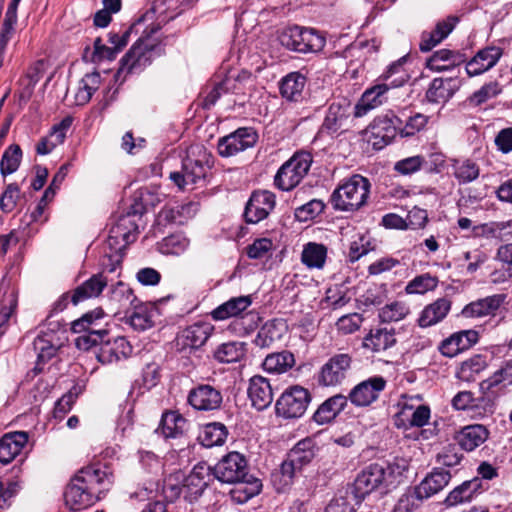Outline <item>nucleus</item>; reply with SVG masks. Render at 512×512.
<instances>
[{"label":"nucleus","instance_id":"nucleus-21","mask_svg":"<svg viewBox=\"0 0 512 512\" xmlns=\"http://www.w3.org/2000/svg\"><path fill=\"white\" fill-rule=\"evenodd\" d=\"M276 204L275 195L267 190L255 191L250 196L244 210L247 223L256 224L270 214Z\"/></svg>","mask_w":512,"mask_h":512},{"label":"nucleus","instance_id":"nucleus-47","mask_svg":"<svg viewBox=\"0 0 512 512\" xmlns=\"http://www.w3.org/2000/svg\"><path fill=\"white\" fill-rule=\"evenodd\" d=\"M401 117L403 118V124L400 127L401 138L412 137L417 133L423 131L426 128L430 119L429 116L419 112L407 116L405 115L404 112H402Z\"/></svg>","mask_w":512,"mask_h":512},{"label":"nucleus","instance_id":"nucleus-48","mask_svg":"<svg viewBox=\"0 0 512 512\" xmlns=\"http://www.w3.org/2000/svg\"><path fill=\"white\" fill-rule=\"evenodd\" d=\"M453 175L460 184H467L479 177V166L470 159L454 160Z\"/></svg>","mask_w":512,"mask_h":512},{"label":"nucleus","instance_id":"nucleus-39","mask_svg":"<svg viewBox=\"0 0 512 512\" xmlns=\"http://www.w3.org/2000/svg\"><path fill=\"white\" fill-rule=\"evenodd\" d=\"M306 77L300 72H291L282 78L280 82L281 96L290 102H298L303 97L306 85Z\"/></svg>","mask_w":512,"mask_h":512},{"label":"nucleus","instance_id":"nucleus-51","mask_svg":"<svg viewBox=\"0 0 512 512\" xmlns=\"http://www.w3.org/2000/svg\"><path fill=\"white\" fill-rule=\"evenodd\" d=\"M22 159V150L19 145H10L3 153L0 162V172L2 176L10 175L17 171Z\"/></svg>","mask_w":512,"mask_h":512},{"label":"nucleus","instance_id":"nucleus-7","mask_svg":"<svg viewBox=\"0 0 512 512\" xmlns=\"http://www.w3.org/2000/svg\"><path fill=\"white\" fill-rule=\"evenodd\" d=\"M313 162L312 154L299 151L284 162L274 177V185L281 191H291L308 174Z\"/></svg>","mask_w":512,"mask_h":512},{"label":"nucleus","instance_id":"nucleus-2","mask_svg":"<svg viewBox=\"0 0 512 512\" xmlns=\"http://www.w3.org/2000/svg\"><path fill=\"white\" fill-rule=\"evenodd\" d=\"M405 466L397 463H372L366 466L355 478L352 493L358 503L374 491L388 492L403 476Z\"/></svg>","mask_w":512,"mask_h":512},{"label":"nucleus","instance_id":"nucleus-52","mask_svg":"<svg viewBox=\"0 0 512 512\" xmlns=\"http://www.w3.org/2000/svg\"><path fill=\"white\" fill-rule=\"evenodd\" d=\"M189 246V240L181 234H172L158 243V250L164 255H181Z\"/></svg>","mask_w":512,"mask_h":512},{"label":"nucleus","instance_id":"nucleus-11","mask_svg":"<svg viewBox=\"0 0 512 512\" xmlns=\"http://www.w3.org/2000/svg\"><path fill=\"white\" fill-rule=\"evenodd\" d=\"M311 401L308 389L294 385L287 388L276 401V414L285 419H296L303 416Z\"/></svg>","mask_w":512,"mask_h":512},{"label":"nucleus","instance_id":"nucleus-40","mask_svg":"<svg viewBox=\"0 0 512 512\" xmlns=\"http://www.w3.org/2000/svg\"><path fill=\"white\" fill-rule=\"evenodd\" d=\"M464 55L449 49L434 52L427 60L426 67L435 72L448 70L464 61Z\"/></svg>","mask_w":512,"mask_h":512},{"label":"nucleus","instance_id":"nucleus-34","mask_svg":"<svg viewBox=\"0 0 512 512\" xmlns=\"http://www.w3.org/2000/svg\"><path fill=\"white\" fill-rule=\"evenodd\" d=\"M347 404L346 396L342 394L333 395L319 405L312 419L318 425L329 424L345 409Z\"/></svg>","mask_w":512,"mask_h":512},{"label":"nucleus","instance_id":"nucleus-59","mask_svg":"<svg viewBox=\"0 0 512 512\" xmlns=\"http://www.w3.org/2000/svg\"><path fill=\"white\" fill-rule=\"evenodd\" d=\"M19 198H20L19 186L16 183L8 184L0 198V209L4 213L12 212L15 209Z\"/></svg>","mask_w":512,"mask_h":512},{"label":"nucleus","instance_id":"nucleus-62","mask_svg":"<svg viewBox=\"0 0 512 512\" xmlns=\"http://www.w3.org/2000/svg\"><path fill=\"white\" fill-rule=\"evenodd\" d=\"M142 26L143 19L140 18L121 34L110 32L108 42L120 52L128 44L131 33L134 30L138 32L139 28Z\"/></svg>","mask_w":512,"mask_h":512},{"label":"nucleus","instance_id":"nucleus-1","mask_svg":"<svg viewBox=\"0 0 512 512\" xmlns=\"http://www.w3.org/2000/svg\"><path fill=\"white\" fill-rule=\"evenodd\" d=\"M114 481L111 467L104 463H93L81 468L70 480L64 492L66 505L72 511L90 507L108 491Z\"/></svg>","mask_w":512,"mask_h":512},{"label":"nucleus","instance_id":"nucleus-17","mask_svg":"<svg viewBox=\"0 0 512 512\" xmlns=\"http://www.w3.org/2000/svg\"><path fill=\"white\" fill-rule=\"evenodd\" d=\"M352 365V356L348 353H339L333 355L320 368L318 373V384L325 387H334L340 385L345 378Z\"/></svg>","mask_w":512,"mask_h":512},{"label":"nucleus","instance_id":"nucleus-37","mask_svg":"<svg viewBox=\"0 0 512 512\" xmlns=\"http://www.w3.org/2000/svg\"><path fill=\"white\" fill-rule=\"evenodd\" d=\"M451 479L449 471L436 468L415 487L424 500L444 489Z\"/></svg>","mask_w":512,"mask_h":512},{"label":"nucleus","instance_id":"nucleus-8","mask_svg":"<svg viewBox=\"0 0 512 512\" xmlns=\"http://www.w3.org/2000/svg\"><path fill=\"white\" fill-rule=\"evenodd\" d=\"M158 30L159 26L153 24L143 31L139 39L121 59L118 73L124 71L131 73L150 63L152 52L159 44L156 39L152 38V35Z\"/></svg>","mask_w":512,"mask_h":512},{"label":"nucleus","instance_id":"nucleus-20","mask_svg":"<svg viewBox=\"0 0 512 512\" xmlns=\"http://www.w3.org/2000/svg\"><path fill=\"white\" fill-rule=\"evenodd\" d=\"M213 480L212 468L206 463H198L182 483L184 499L190 503L198 500Z\"/></svg>","mask_w":512,"mask_h":512},{"label":"nucleus","instance_id":"nucleus-43","mask_svg":"<svg viewBox=\"0 0 512 512\" xmlns=\"http://www.w3.org/2000/svg\"><path fill=\"white\" fill-rule=\"evenodd\" d=\"M186 419L175 411L163 413L158 430L166 438H176L184 432Z\"/></svg>","mask_w":512,"mask_h":512},{"label":"nucleus","instance_id":"nucleus-9","mask_svg":"<svg viewBox=\"0 0 512 512\" xmlns=\"http://www.w3.org/2000/svg\"><path fill=\"white\" fill-rule=\"evenodd\" d=\"M279 41L283 47L298 53H317L326 44L325 38L315 30L299 26L284 29Z\"/></svg>","mask_w":512,"mask_h":512},{"label":"nucleus","instance_id":"nucleus-29","mask_svg":"<svg viewBox=\"0 0 512 512\" xmlns=\"http://www.w3.org/2000/svg\"><path fill=\"white\" fill-rule=\"evenodd\" d=\"M452 301L448 297L437 298L420 312L417 324L428 328L442 322L451 311Z\"/></svg>","mask_w":512,"mask_h":512},{"label":"nucleus","instance_id":"nucleus-16","mask_svg":"<svg viewBox=\"0 0 512 512\" xmlns=\"http://www.w3.org/2000/svg\"><path fill=\"white\" fill-rule=\"evenodd\" d=\"M349 110L350 103L345 98L332 102L314 140L324 136L338 135L344 131V126L350 115Z\"/></svg>","mask_w":512,"mask_h":512},{"label":"nucleus","instance_id":"nucleus-13","mask_svg":"<svg viewBox=\"0 0 512 512\" xmlns=\"http://www.w3.org/2000/svg\"><path fill=\"white\" fill-rule=\"evenodd\" d=\"M213 164V155L200 144L191 145L182 160L183 171H185L188 180H191V184L204 179Z\"/></svg>","mask_w":512,"mask_h":512},{"label":"nucleus","instance_id":"nucleus-32","mask_svg":"<svg viewBox=\"0 0 512 512\" xmlns=\"http://www.w3.org/2000/svg\"><path fill=\"white\" fill-rule=\"evenodd\" d=\"M456 410H468L482 416L493 412V403L483 396L475 398L470 391H460L452 399Z\"/></svg>","mask_w":512,"mask_h":512},{"label":"nucleus","instance_id":"nucleus-27","mask_svg":"<svg viewBox=\"0 0 512 512\" xmlns=\"http://www.w3.org/2000/svg\"><path fill=\"white\" fill-rule=\"evenodd\" d=\"M490 431L482 424H471L461 428L454 436L460 448L466 452H472L489 438Z\"/></svg>","mask_w":512,"mask_h":512},{"label":"nucleus","instance_id":"nucleus-63","mask_svg":"<svg viewBox=\"0 0 512 512\" xmlns=\"http://www.w3.org/2000/svg\"><path fill=\"white\" fill-rule=\"evenodd\" d=\"M273 242L269 238H259L247 246L246 253L250 259H262L271 252Z\"/></svg>","mask_w":512,"mask_h":512},{"label":"nucleus","instance_id":"nucleus-46","mask_svg":"<svg viewBox=\"0 0 512 512\" xmlns=\"http://www.w3.org/2000/svg\"><path fill=\"white\" fill-rule=\"evenodd\" d=\"M439 284L437 276L431 275L430 273H423L417 275L410 280L405 286V292L409 295H423L427 292L434 291Z\"/></svg>","mask_w":512,"mask_h":512},{"label":"nucleus","instance_id":"nucleus-3","mask_svg":"<svg viewBox=\"0 0 512 512\" xmlns=\"http://www.w3.org/2000/svg\"><path fill=\"white\" fill-rule=\"evenodd\" d=\"M213 479L227 484H249V489H244L245 496L240 497V502L246 501L261 490L262 484L258 479L249 475L248 465L245 457L238 452H230L224 456L214 468H212Z\"/></svg>","mask_w":512,"mask_h":512},{"label":"nucleus","instance_id":"nucleus-5","mask_svg":"<svg viewBox=\"0 0 512 512\" xmlns=\"http://www.w3.org/2000/svg\"><path fill=\"white\" fill-rule=\"evenodd\" d=\"M251 305V295L232 297L215 308L211 312V316L216 321L235 318L236 322H241L243 334H249L258 327L261 321L258 312L254 310L247 311Z\"/></svg>","mask_w":512,"mask_h":512},{"label":"nucleus","instance_id":"nucleus-44","mask_svg":"<svg viewBox=\"0 0 512 512\" xmlns=\"http://www.w3.org/2000/svg\"><path fill=\"white\" fill-rule=\"evenodd\" d=\"M245 354V343L232 341L219 345L214 351V358L219 363L230 364L240 361Z\"/></svg>","mask_w":512,"mask_h":512},{"label":"nucleus","instance_id":"nucleus-61","mask_svg":"<svg viewBox=\"0 0 512 512\" xmlns=\"http://www.w3.org/2000/svg\"><path fill=\"white\" fill-rule=\"evenodd\" d=\"M413 400V397L407 398L406 396H403L402 400L398 402L400 410L394 416V423L398 428H407V420L417 407L413 404Z\"/></svg>","mask_w":512,"mask_h":512},{"label":"nucleus","instance_id":"nucleus-14","mask_svg":"<svg viewBox=\"0 0 512 512\" xmlns=\"http://www.w3.org/2000/svg\"><path fill=\"white\" fill-rule=\"evenodd\" d=\"M405 84V76L390 82L377 83L367 88L354 107V116L363 117L370 111L384 104L388 97L387 93L391 88H398Z\"/></svg>","mask_w":512,"mask_h":512},{"label":"nucleus","instance_id":"nucleus-60","mask_svg":"<svg viewBox=\"0 0 512 512\" xmlns=\"http://www.w3.org/2000/svg\"><path fill=\"white\" fill-rule=\"evenodd\" d=\"M80 388L74 386L66 394H64L56 403L54 407V416L56 418H62L67 412H69L75 403Z\"/></svg>","mask_w":512,"mask_h":512},{"label":"nucleus","instance_id":"nucleus-4","mask_svg":"<svg viewBox=\"0 0 512 512\" xmlns=\"http://www.w3.org/2000/svg\"><path fill=\"white\" fill-rule=\"evenodd\" d=\"M370 181L354 174L337 186L330 196L334 210L340 212H355L366 205L370 194Z\"/></svg>","mask_w":512,"mask_h":512},{"label":"nucleus","instance_id":"nucleus-57","mask_svg":"<svg viewBox=\"0 0 512 512\" xmlns=\"http://www.w3.org/2000/svg\"><path fill=\"white\" fill-rule=\"evenodd\" d=\"M280 338L277 327L273 322L265 323L258 331L254 343L259 348H269Z\"/></svg>","mask_w":512,"mask_h":512},{"label":"nucleus","instance_id":"nucleus-12","mask_svg":"<svg viewBox=\"0 0 512 512\" xmlns=\"http://www.w3.org/2000/svg\"><path fill=\"white\" fill-rule=\"evenodd\" d=\"M403 118L389 110L385 114L374 118L369 125V140L376 149H381L390 144L397 135H400Z\"/></svg>","mask_w":512,"mask_h":512},{"label":"nucleus","instance_id":"nucleus-19","mask_svg":"<svg viewBox=\"0 0 512 512\" xmlns=\"http://www.w3.org/2000/svg\"><path fill=\"white\" fill-rule=\"evenodd\" d=\"M387 381L382 376H372L355 385L349 392L347 401L356 407H368L376 402L385 390Z\"/></svg>","mask_w":512,"mask_h":512},{"label":"nucleus","instance_id":"nucleus-26","mask_svg":"<svg viewBox=\"0 0 512 512\" xmlns=\"http://www.w3.org/2000/svg\"><path fill=\"white\" fill-rule=\"evenodd\" d=\"M504 294H494L478 299L465 305L461 314L465 318H482L495 316L502 304L505 302Z\"/></svg>","mask_w":512,"mask_h":512},{"label":"nucleus","instance_id":"nucleus-55","mask_svg":"<svg viewBox=\"0 0 512 512\" xmlns=\"http://www.w3.org/2000/svg\"><path fill=\"white\" fill-rule=\"evenodd\" d=\"M127 223H131L130 221V214H128L127 216H124L122 217L119 222L117 223V225L115 227H113L110 231V235H109V238H108V244L109 246H113L116 242H117V239L119 237H121L123 239V241L125 242V244L123 245V248L129 244L131 241H134L135 240V234L131 232V230H128L126 231V224Z\"/></svg>","mask_w":512,"mask_h":512},{"label":"nucleus","instance_id":"nucleus-6","mask_svg":"<svg viewBox=\"0 0 512 512\" xmlns=\"http://www.w3.org/2000/svg\"><path fill=\"white\" fill-rule=\"evenodd\" d=\"M318 452L315 440L306 437L299 440L287 453L286 458L280 465L281 482L283 485H290L295 475L310 464Z\"/></svg>","mask_w":512,"mask_h":512},{"label":"nucleus","instance_id":"nucleus-30","mask_svg":"<svg viewBox=\"0 0 512 512\" xmlns=\"http://www.w3.org/2000/svg\"><path fill=\"white\" fill-rule=\"evenodd\" d=\"M248 397L252 406L259 411L269 407L273 401V390L269 380L260 375L250 378Z\"/></svg>","mask_w":512,"mask_h":512},{"label":"nucleus","instance_id":"nucleus-10","mask_svg":"<svg viewBox=\"0 0 512 512\" xmlns=\"http://www.w3.org/2000/svg\"><path fill=\"white\" fill-rule=\"evenodd\" d=\"M62 325L59 321H47L33 341V348L37 354L36 365L33 368L34 374L42 372L43 366L51 360L61 347L59 332Z\"/></svg>","mask_w":512,"mask_h":512},{"label":"nucleus","instance_id":"nucleus-33","mask_svg":"<svg viewBox=\"0 0 512 512\" xmlns=\"http://www.w3.org/2000/svg\"><path fill=\"white\" fill-rule=\"evenodd\" d=\"M396 344L394 329L386 327L372 328L363 338L362 347L373 353H380Z\"/></svg>","mask_w":512,"mask_h":512},{"label":"nucleus","instance_id":"nucleus-28","mask_svg":"<svg viewBox=\"0 0 512 512\" xmlns=\"http://www.w3.org/2000/svg\"><path fill=\"white\" fill-rule=\"evenodd\" d=\"M105 313L102 308H96L82 315L79 319L71 323V330L73 333H97L102 338L109 336V330L103 325Z\"/></svg>","mask_w":512,"mask_h":512},{"label":"nucleus","instance_id":"nucleus-45","mask_svg":"<svg viewBox=\"0 0 512 512\" xmlns=\"http://www.w3.org/2000/svg\"><path fill=\"white\" fill-rule=\"evenodd\" d=\"M228 436L226 426L220 422L208 423L199 435L200 442L205 447L220 446Z\"/></svg>","mask_w":512,"mask_h":512},{"label":"nucleus","instance_id":"nucleus-53","mask_svg":"<svg viewBox=\"0 0 512 512\" xmlns=\"http://www.w3.org/2000/svg\"><path fill=\"white\" fill-rule=\"evenodd\" d=\"M111 300L118 304V311H127L139 302L133 291L122 282H119L113 289Z\"/></svg>","mask_w":512,"mask_h":512},{"label":"nucleus","instance_id":"nucleus-56","mask_svg":"<svg viewBox=\"0 0 512 512\" xmlns=\"http://www.w3.org/2000/svg\"><path fill=\"white\" fill-rule=\"evenodd\" d=\"M424 164V157L415 155L397 161L394 164V171L403 176H410L420 171Z\"/></svg>","mask_w":512,"mask_h":512},{"label":"nucleus","instance_id":"nucleus-50","mask_svg":"<svg viewBox=\"0 0 512 512\" xmlns=\"http://www.w3.org/2000/svg\"><path fill=\"white\" fill-rule=\"evenodd\" d=\"M424 499L419 495L417 488L408 487L397 499L392 512H413L418 509Z\"/></svg>","mask_w":512,"mask_h":512},{"label":"nucleus","instance_id":"nucleus-25","mask_svg":"<svg viewBox=\"0 0 512 512\" xmlns=\"http://www.w3.org/2000/svg\"><path fill=\"white\" fill-rule=\"evenodd\" d=\"M479 335L475 330H463L444 339L439 345L442 355L452 358L459 353L471 348L478 342Z\"/></svg>","mask_w":512,"mask_h":512},{"label":"nucleus","instance_id":"nucleus-41","mask_svg":"<svg viewBox=\"0 0 512 512\" xmlns=\"http://www.w3.org/2000/svg\"><path fill=\"white\" fill-rule=\"evenodd\" d=\"M327 259V247L324 244L308 242L303 246L301 262L309 269H322Z\"/></svg>","mask_w":512,"mask_h":512},{"label":"nucleus","instance_id":"nucleus-24","mask_svg":"<svg viewBox=\"0 0 512 512\" xmlns=\"http://www.w3.org/2000/svg\"><path fill=\"white\" fill-rule=\"evenodd\" d=\"M503 54L497 46H488L480 49L475 56L466 63L468 76H479L494 67Z\"/></svg>","mask_w":512,"mask_h":512},{"label":"nucleus","instance_id":"nucleus-42","mask_svg":"<svg viewBox=\"0 0 512 512\" xmlns=\"http://www.w3.org/2000/svg\"><path fill=\"white\" fill-rule=\"evenodd\" d=\"M294 365V354L287 350L267 355L262 364L265 371L275 374L285 373Z\"/></svg>","mask_w":512,"mask_h":512},{"label":"nucleus","instance_id":"nucleus-36","mask_svg":"<svg viewBox=\"0 0 512 512\" xmlns=\"http://www.w3.org/2000/svg\"><path fill=\"white\" fill-rule=\"evenodd\" d=\"M482 482L475 477L471 480L464 481L449 492L444 500L446 507H454L472 501L481 493Z\"/></svg>","mask_w":512,"mask_h":512},{"label":"nucleus","instance_id":"nucleus-22","mask_svg":"<svg viewBox=\"0 0 512 512\" xmlns=\"http://www.w3.org/2000/svg\"><path fill=\"white\" fill-rule=\"evenodd\" d=\"M188 403L198 411H215L220 409L223 396L220 390L209 384H200L189 391Z\"/></svg>","mask_w":512,"mask_h":512},{"label":"nucleus","instance_id":"nucleus-23","mask_svg":"<svg viewBox=\"0 0 512 512\" xmlns=\"http://www.w3.org/2000/svg\"><path fill=\"white\" fill-rule=\"evenodd\" d=\"M132 351L133 348L125 337H116L111 340L108 336L99 348L97 359L102 364H111L127 359Z\"/></svg>","mask_w":512,"mask_h":512},{"label":"nucleus","instance_id":"nucleus-31","mask_svg":"<svg viewBox=\"0 0 512 512\" xmlns=\"http://www.w3.org/2000/svg\"><path fill=\"white\" fill-rule=\"evenodd\" d=\"M28 438V433L25 431L4 434L0 438V462L4 465L12 462L25 447Z\"/></svg>","mask_w":512,"mask_h":512},{"label":"nucleus","instance_id":"nucleus-15","mask_svg":"<svg viewBox=\"0 0 512 512\" xmlns=\"http://www.w3.org/2000/svg\"><path fill=\"white\" fill-rule=\"evenodd\" d=\"M258 134L251 127H241L218 140L217 150L222 157H231L253 147Z\"/></svg>","mask_w":512,"mask_h":512},{"label":"nucleus","instance_id":"nucleus-35","mask_svg":"<svg viewBox=\"0 0 512 512\" xmlns=\"http://www.w3.org/2000/svg\"><path fill=\"white\" fill-rule=\"evenodd\" d=\"M107 278L102 273L92 275L89 279L77 286L71 294V303H79L98 297L107 286Z\"/></svg>","mask_w":512,"mask_h":512},{"label":"nucleus","instance_id":"nucleus-18","mask_svg":"<svg viewBox=\"0 0 512 512\" xmlns=\"http://www.w3.org/2000/svg\"><path fill=\"white\" fill-rule=\"evenodd\" d=\"M213 326L207 322H197L181 330L175 339L177 351L190 353L201 348L213 333Z\"/></svg>","mask_w":512,"mask_h":512},{"label":"nucleus","instance_id":"nucleus-58","mask_svg":"<svg viewBox=\"0 0 512 512\" xmlns=\"http://www.w3.org/2000/svg\"><path fill=\"white\" fill-rule=\"evenodd\" d=\"M325 209L322 200L313 199L295 210V216L300 221L312 220L320 215Z\"/></svg>","mask_w":512,"mask_h":512},{"label":"nucleus","instance_id":"nucleus-38","mask_svg":"<svg viewBox=\"0 0 512 512\" xmlns=\"http://www.w3.org/2000/svg\"><path fill=\"white\" fill-rule=\"evenodd\" d=\"M458 89V83L453 78H435L430 83L425 98L429 103H445Z\"/></svg>","mask_w":512,"mask_h":512},{"label":"nucleus","instance_id":"nucleus-54","mask_svg":"<svg viewBox=\"0 0 512 512\" xmlns=\"http://www.w3.org/2000/svg\"><path fill=\"white\" fill-rule=\"evenodd\" d=\"M408 313L409 308L405 303L395 301L382 307L379 317L382 322H397L404 319Z\"/></svg>","mask_w":512,"mask_h":512},{"label":"nucleus","instance_id":"nucleus-49","mask_svg":"<svg viewBox=\"0 0 512 512\" xmlns=\"http://www.w3.org/2000/svg\"><path fill=\"white\" fill-rule=\"evenodd\" d=\"M132 308L128 321L135 330L144 331L153 326V310L148 305L139 301Z\"/></svg>","mask_w":512,"mask_h":512},{"label":"nucleus","instance_id":"nucleus-64","mask_svg":"<svg viewBox=\"0 0 512 512\" xmlns=\"http://www.w3.org/2000/svg\"><path fill=\"white\" fill-rule=\"evenodd\" d=\"M499 92V84L497 82H490L483 85L479 90L475 91L469 97V102L474 106H479L490 98L496 96Z\"/></svg>","mask_w":512,"mask_h":512}]
</instances>
